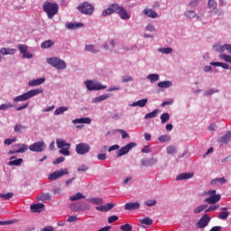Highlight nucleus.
<instances>
[{"label":"nucleus","instance_id":"f257e3e1","mask_svg":"<svg viewBox=\"0 0 231 231\" xmlns=\"http://www.w3.org/2000/svg\"><path fill=\"white\" fill-rule=\"evenodd\" d=\"M42 10L47 14L48 19H53L59 14V5L57 3L45 2L42 5Z\"/></svg>","mask_w":231,"mask_h":231},{"label":"nucleus","instance_id":"f03ea898","mask_svg":"<svg viewBox=\"0 0 231 231\" xmlns=\"http://www.w3.org/2000/svg\"><path fill=\"white\" fill-rule=\"evenodd\" d=\"M42 91H43L42 88L29 90L28 92L23 93V95L15 97L13 99V101H14V102H24L26 100H30V98L35 97L36 95H41V93H42Z\"/></svg>","mask_w":231,"mask_h":231},{"label":"nucleus","instance_id":"7ed1b4c3","mask_svg":"<svg viewBox=\"0 0 231 231\" xmlns=\"http://www.w3.org/2000/svg\"><path fill=\"white\" fill-rule=\"evenodd\" d=\"M77 9L84 15H93V13L95 12V6L89 2L80 4Z\"/></svg>","mask_w":231,"mask_h":231},{"label":"nucleus","instance_id":"20e7f679","mask_svg":"<svg viewBox=\"0 0 231 231\" xmlns=\"http://www.w3.org/2000/svg\"><path fill=\"white\" fill-rule=\"evenodd\" d=\"M47 62L56 69H66V62L57 57L47 58Z\"/></svg>","mask_w":231,"mask_h":231},{"label":"nucleus","instance_id":"39448f33","mask_svg":"<svg viewBox=\"0 0 231 231\" xmlns=\"http://www.w3.org/2000/svg\"><path fill=\"white\" fill-rule=\"evenodd\" d=\"M91 151V146H89L87 143H79L76 145V152L77 154L84 155L88 154Z\"/></svg>","mask_w":231,"mask_h":231},{"label":"nucleus","instance_id":"423d86ee","mask_svg":"<svg viewBox=\"0 0 231 231\" xmlns=\"http://www.w3.org/2000/svg\"><path fill=\"white\" fill-rule=\"evenodd\" d=\"M85 86L88 91H100V89H106V86H102L100 83H95L91 80L85 81Z\"/></svg>","mask_w":231,"mask_h":231},{"label":"nucleus","instance_id":"0eeeda50","mask_svg":"<svg viewBox=\"0 0 231 231\" xmlns=\"http://www.w3.org/2000/svg\"><path fill=\"white\" fill-rule=\"evenodd\" d=\"M133 147H136V143H129L125 146H123L116 152V158H120L122 156H125V154H127Z\"/></svg>","mask_w":231,"mask_h":231},{"label":"nucleus","instance_id":"6e6552de","mask_svg":"<svg viewBox=\"0 0 231 231\" xmlns=\"http://www.w3.org/2000/svg\"><path fill=\"white\" fill-rule=\"evenodd\" d=\"M29 149L32 152H42L44 149H46V143H44V141H39L36 142L29 146Z\"/></svg>","mask_w":231,"mask_h":231},{"label":"nucleus","instance_id":"1a4fd4ad","mask_svg":"<svg viewBox=\"0 0 231 231\" xmlns=\"http://www.w3.org/2000/svg\"><path fill=\"white\" fill-rule=\"evenodd\" d=\"M67 174H69L68 169H61L60 171H56L49 174V180L51 181H55V180H58V178H62V176H66Z\"/></svg>","mask_w":231,"mask_h":231},{"label":"nucleus","instance_id":"9d476101","mask_svg":"<svg viewBox=\"0 0 231 231\" xmlns=\"http://www.w3.org/2000/svg\"><path fill=\"white\" fill-rule=\"evenodd\" d=\"M71 210H76V212H84V210H89L91 206L89 204H77L70 206Z\"/></svg>","mask_w":231,"mask_h":231},{"label":"nucleus","instance_id":"9b49d317","mask_svg":"<svg viewBox=\"0 0 231 231\" xmlns=\"http://www.w3.org/2000/svg\"><path fill=\"white\" fill-rule=\"evenodd\" d=\"M210 223V217L208 215H204L199 221L197 223L198 228H205Z\"/></svg>","mask_w":231,"mask_h":231},{"label":"nucleus","instance_id":"f8f14e48","mask_svg":"<svg viewBox=\"0 0 231 231\" xmlns=\"http://www.w3.org/2000/svg\"><path fill=\"white\" fill-rule=\"evenodd\" d=\"M220 199H221V195L217 194V195L209 196L205 199V202L208 203V205H216V203L219 202Z\"/></svg>","mask_w":231,"mask_h":231},{"label":"nucleus","instance_id":"ddd939ff","mask_svg":"<svg viewBox=\"0 0 231 231\" xmlns=\"http://www.w3.org/2000/svg\"><path fill=\"white\" fill-rule=\"evenodd\" d=\"M30 208H31V212L39 214L44 210V204L42 203L32 204L31 205Z\"/></svg>","mask_w":231,"mask_h":231},{"label":"nucleus","instance_id":"4468645a","mask_svg":"<svg viewBox=\"0 0 231 231\" xmlns=\"http://www.w3.org/2000/svg\"><path fill=\"white\" fill-rule=\"evenodd\" d=\"M158 163V159L151 158L141 161V164L143 167H152V165H156Z\"/></svg>","mask_w":231,"mask_h":231},{"label":"nucleus","instance_id":"2eb2a0df","mask_svg":"<svg viewBox=\"0 0 231 231\" xmlns=\"http://www.w3.org/2000/svg\"><path fill=\"white\" fill-rule=\"evenodd\" d=\"M143 14L151 19H156L158 17V13L152 9H144Z\"/></svg>","mask_w":231,"mask_h":231},{"label":"nucleus","instance_id":"dca6fc26","mask_svg":"<svg viewBox=\"0 0 231 231\" xmlns=\"http://www.w3.org/2000/svg\"><path fill=\"white\" fill-rule=\"evenodd\" d=\"M140 204L138 202H130L125 205V210H138Z\"/></svg>","mask_w":231,"mask_h":231},{"label":"nucleus","instance_id":"f3484780","mask_svg":"<svg viewBox=\"0 0 231 231\" xmlns=\"http://www.w3.org/2000/svg\"><path fill=\"white\" fill-rule=\"evenodd\" d=\"M194 176L192 172L180 173L176 177L177 181H181V180H190Z\"/></svg>","mask_w":231,"mask_h":231},{"label":"nucleus","instance_id":"a211bd4d","mask_svg":"<svg viewBox=\"0 0 231 231\" xmlns=\"http://www.w3.org/2000/svg\"><path fill=\"white\" fill-rule=\"evenodd\" d=\"M117 14L121 17V19H123L124 21H127V19H131V15L127 14V11L124 7H121L120 11H118Z\"/></svg>","mask_w":231,"mask_h":231},{"label":"nucleus","instance_id":"6ab92c4d","mask_svg":"<svg viewBox=\"0 0 231 231\" xmlns=\"http://www.w3.org/2000/svg\"><path fill=\"white\" fill-rule=\"evenodd\" d=\"M38 201H43V203H46V201L51 200V194L50 193H42L37 197Z\"/></svg>","mask_w":231,"mask_h":231},{"label":"nucleus","instance_id":"aec40b11","mask_svg":"<svg viewBox=\"0 0 231 231\" xmlns=\"http://www.w3.org/2000/svg\"><path fill=\"white\" fill-rule=\"evenodd\" d=\"M230 140H231V132L227 131L224 136L219 138L218 142L219 143H228Z\"/></svg>","mask_w":231,"mask_h":231},{"label":"nucleus","instance_id":"412c9836","mask_svg":"<svg viewBox=\"0 0 231 231\" xmlns=\"http://www.w3.org/2000/svg\"><path fill=\"white\" fill-rule=\"evenodd\" d=\"M17 51L15 49H10V48H2L0 50V53L2 55H14V53Z\"/></svg>","mask_w":231,"mask_h":231},{"label":"nucleus","instance_id":"4be33fe9","mask_svg":"<svg viewBox=\"0 0 231 231\" xmlns=\"http://www.w3.org/2000/svg\"><path fill=\"white\" fill-rule=\"evenodd\" d=\"M221 210L222 211L218 214L217 217L218 219L225 220L228 217V216H230V212L226 211V208H222Z\"/></svg>","mask_w":231,"mask_h":231},{"label":"nucleus","instance_id":"5701e85b","mask_svg":"<svg viewBox=\"0 0 231 231\" xmlns=\"http://www.w3.org/2000/svg\"><path fill=\"white\" fill-rule=\"evenodd\" d=\"M147 102H149V99L147 98L138 100L137 102H134L132 104V107H136V106L139 107H145V106H147Z\"/></svg>","mask_w":231,"mask_h":231},{"label":"nucleus","instance_id":"b1692460","mask_svg":"<svg viewBox=\"0 0 231 231\" xmlns=\"http://www.w3.org/2000/svg\"><path fill=\"white\" fill-rule=\"evenodd\" d=\"M72 124H91V118L81 117L79 119H74V120H72Z\"/></svg>","mask_w":231,"mask_h":231},{"label":"nucleus","instance_id":"393cba45","mask_svg":"<svg viewBox=\"0 0 231 231\" xmlns=\"http://www.w3.org/2000/svg\"><path fill=\"white\" fill-rule=\"evenodd\" d=\"M87 201L92 203V205H104V199L101 198H90Z\"/></svg>","mask_w":231,"mask_h":231},{"label":"nucleus","instance_id":"a878e982","mask_svg":"<svg viewBox=\"0 0 231 231\" xmlns=\"http://www.w3.org/2000/svg\"><path fill=\"white\" fill-rule=\"evenodd\" d=\"M224 183H226V179H225V177L216 178L210 181V185H223Z\"/></svg>","mask_w":231,"mask_h":231},{"label":"nucleus","instance_id":"bb28decb","mask_svg":"<svg viewBox=\"0 0 231 231\" xmlns=\"http://www.w3.org/2000/svg\"><path fill=\"white\" fill-rule=\"evenodd\" d=\"M58 149H62L64 147H70L71 143H66L64 140L57 139L56 140Z\"/></svg>","mask_w":231,"mask_h":231},{"label":"nucleus","instance_id":"cd10ccee","mask_svg":"<svg viewBox=\"0 0 231 231\" xmlns=\"http://www.w3.org/2000/svg\"><path fill=\"white\" fill-rule=\"evenodd\" d=\"M86 196H84L81 192H78L75 195H71L69 197L70 201H79V199H84Z\"/></svg>","mask_w":231,"mask_h":231},{"label":"nucleus","instance_id":"c85d7f7f","mask_svg":"<svg viewBox=\"0 0 231 231\" xmlns=\"http://www.w3.org/2000/svg\"><path fill=\"white\" fill-rule=\"evenodd\" d=\"M111 95L106 94L99 97H97L93 99L94 104H98V102H104V100H107Z\"/></svg>","mask_w":231,"mask_h":231},{"label":"nucleus","instance_id":"c756f323","mask_svg":"<svg viewBox=\"0 0 231 231\" xmlns=\"http://www.w3.org/2000/svg\"><path fill=\"white\" fill-rule=\"evenodd\" d=\"M46 79L40 78L37 79H33L32 81H29V86H41V84H43L45 82Z\"/></svg>","mask_w":231,"mask_h":231},{"label":"nucleus","instance_id":"7c9ffc66","mask_svg":"<svg viewBox=\"0 0 231 231\" xmlns=\"http://www.w3.org/2000/svg\"><path fill=\"white\" fill-rule=\"evenodd\" d=\"M28 151V145L22 144V147L16 151H9V154H17L19 152H26Z\"/></svg>","mask_w":231,"mask_h":231},{"label":"nucleus","instance_id":"2f4dec72","mask_svg":"<svg viewBox=\"0 0 231 231\" xmlns=\"http://www.w3.org/2000/svg\"><path fill=\"white\" fill-rule=\"evenodd\" d=\"M158 113H160V109H155L144 116L145 120L148 118H156L158 116Z\"/></svg>","mask_w":231,"mask_h":231},{"label":"nucleus","instance_id":"473e14b6","mask_svg":"<svg viewBox=\"0 0 231 231\" xmlns=\"http://www.w3.org/2000/svg\"><path fill=\"white\" fill-rule=\"evenodd\" d=\"M82 26H84V24L82 23H70L67 24V28L69 30H77V28H82Z\"/></svg>","mask_w":231,"mask_h":231},{"label":"nucleus","instance_id":"72a5a7b5","mask_svg":"<svg viewBox=\"0 0 231 231\" xmlns=\"http://www.w3.org/2000/svg\"><path fill=\"white\" fill-rule=\"evenodd\" d=\"M158 88H171V86H172V82L171 81H160L157 84Z\"/></svg>","mask_w":231,"mask_h":231},{"label":"nucleus","instance_id":"f704fd0d","mask_svg":"<svg viewBox=\"0 0 231 231\" xmlns=\"http://www.w3.org/2000/svg\"><path fill=\"white\" fill-rule=\"evenodd\" d=\"M66 111H68V106H60L54 111V115L59 116V115H63Z\"/></svg>","mask_w":231,"mask_h":231},{"label":"nucleus","instance_id":"c9c22d12","mask_svg":"<svg viewBox=\"0 0 231 231\" xmlns=\"http://www.w3.org/2000/svg\"><path fill=\"white\" fill-rule=\"evenodd\" d=\"M53 44H55V42H53V41L47 40V41L43 42L41 46L43 49H48V48H51V46H53Z\"/></svg>","mask_w":231,"mask_h":231},{"label":"nucleus","instance_id":"e433bc0d","mask_svg":"<svg viewBox=\"0 0 231 231\" xmlns=\"http://www.w3.org/2000/svg\"><path fill=\"white\" fill-rule=\"evenodd\" d=\"M169 120H171V116L169 115V113H163L161 116V123L162 124H167V122H169Z\"/></svg>","mask_w":231,"mask_h":231},{"label":"nucleus","instance_id":"4c0bfd02","mask_svg":"<svg viewBox=\"0 0 231 231\" xmlns=\"http://www.w3.org/2000/svg\"><path fill=\"white\" fill-rule=\"evenodd\" d=\"M26 130V126L17 124L14 125V133H23V131Z\"/></svg>","mask_w":231,"mask_h":231},{"label":"nucleus","instance_id":"58836bf2","mask_svg":"<svg viewBox=\"0 0 231 231\" xmlns=\"http://www.w3.org/2000/svg\"><path fill=\"white\" fill-rule=\"evenodd\" d=\"M109 7H110V10H112V14H115V12L118 14V12H120V9L123 8L118 4H112L111 5H109Z\"/></svg>","mask_w":231,"mask_h":231},{"label":"nucleus","instance_id":"ea45409f","mask_svg":"<svg viewBox=\"0 0 231 231\" xmlns=\"http://www.w3.org/2000/svg\"><path fill=\"white\" fill-rule=\"evenodd\" d=\"M86 51H90L91 53H98V50L95 49V45L90 44V45H86L85 46Z\"/></svg>","mask_w":231,"mask_h":231},{"label":"nucleus","instance_id":"a19ab883","mask_svg":"<svg viewBox=\"0 0 231 231\" xmlns=\"http://www.w3.org/2000/svg\"><path fill=\"white\" fill-rule=\"evenodd\" d=\"M147 79L151 80V82H158L160 80V75L158 74H150Z\"/></svg>","mask_w":231,"mask_h":231},{"label":"nucleus","instance_id":"79ce46f5","mask_svg":"<svg viewBox=\"0 0 231 231\" xmlns=\"http://www.w3.org/2000/svg\"><path fill=\"white\" fill-rule=\"evenodd\" d=\"M208 6L210 10H216V8H217V2L214 0H209L208 2Z\"/></svg>","mask_w":231,"mask_h":231},{"label":"nucleus","instance_id":"37998d69","mask_svg":"<svg viewBox=\"0 0 231 231\" xmlns=\"http://www.w3.org/2000/svg\"><path fill=\"white\" fill-rule=\"evenodd\" d=\"M12 198H14V193L12 192H8L5 194H0V199H12Z\"/></svg>","mask_w":231,"mask_h":231},{"label":"nucleus","instance_id":"c03bdc74","mask_svg":"<svg viewBox=\"0 0 231 231\" xmlns=\"http://www.w3.org/2000/svg\"><path fill=\"white\" fill-rule=\"evenodd\" d=\"M60 154H63V156H69V154H71L69 152V146H67V148H61L60 150Z\"/></svg>","mask_w":231,"mask_h":231},{"label":"nucleus","instance_id":"a18cd8bd","mask_svg":"<svg viewBox=\"0 0 231 231\" xmlns=\"http://www.w3.org/2000/svg\"><path fill=\"white\" fill-rule=\"evenodd\" d=\"M17 48H18L20 53H22V55L26 53V51H28V46H26V45L19 44L17 46Z\"/></svg>","mask_w":231,"mask_h":231},{"label":"nucleus","instance_id":"49530a36","mask_svg":"<svg viewBox=\"0 0 231 231\" xmlns=\"http://www.w3.org/2000/svg\"><path fill=\"white\" fill-rule=\"evenodd\" d=\"M120 230L122 231H133V226L131 224H125L120 226Z\"/></svg>","mask_w":231,"mask_h":231},{"label":"nucleus","instance_id":"de8ad7c7","mask_svg":"<svg viewBox=\"0 0 231 231\" xmlns=\"http://www.w3.org/2000/svg\"><path fill=\"white\" fill-rule=\"evenodd\" d=\"M10 107H14L12 103L2 104L0 105V111H5L6 109H10Z\"/></svg>","mask_w":231,"mask_h":231},{"label":"nucleus","instance_id":"09e8293b","mask_svg":"<svg viewBox=\"0 0 231 231\" xmlns=\"http://www.w3.org/2000/svg\"><path fill=\"white\" fill-rule=\"evenodd\" d=\"M186 17H188L189 19H194L195 17L198 16V14H196V12L194 11H187L185 14Z\"/></svg>","mask_w":231,"mask_h":231},{"label":"nucleus","instance_id":"8fccbe9b","mask_svg":"<svg viewBox=\"0 0 231 231\" xmlns=\"http://www.w3.org/2000/svg\"><path fill=\"white\" fill-rule=\"evenodd\" d=\"M207 205H201V206H199L197 207L195 209H194V214H199L200 212H203V210H205V208H207Z\"/></svg>","mask_w":231,"mask_h":231},{"label":"nucleus","instance_id":"3c124183","mask_svg":"<svg viewBox=\"0 0 231 231\" xmlns=\"http://www.w3.org/2000/svg\"><path fill=\"white\" fill-rule=\"evenodd\" d=\"M215 49V51H218L219 53H223V51H225V45H221V44H216L213 47Z\"/></svg>","mask_w":231,"mask_h":231},{"label":"nucleus","instance_id":"603ef678","mask_svg":"<svg viewBox=\"0 0 231 231\" xmlns=\"http://www.w3.org/2000/svg\"><path fill=\"white\" fill-rule=\"evenodd\" d=\"M158 140L161 143L169 142L171 140V136H169L168 134H163V135L159 136Z\"/></svg>","mask_w":231,"mask_h":231},{"label":"nucleus","instance_id":"864d4df0","mask_svg":"<svg viewBox=\"0 0 231 231\" xmlns=\"http://www.w3.org/2000/svg\"><path fill=\"white\" fill-rule=\"evenodd\" d=\"M219 59H222L225 62H231V56L227 54H220Z\"/></svg>","mask_w":231,"mask_h":231},{"label":"nucleus","instance_id":"5fc2aeb1","mask_svg":"<svg viewBox=\"0 0 231 231\" xmlns=\"http://www.w3.org/2000/svg\"><path fill=\"white\" fill-rule=\"evenodd\" d=\"M21 163H23V159H16L14 161H10L8 162V165H15V166H19L21 165Z\"/></svg>","mask_w":231,"mask_h":231},{"label":"nucleus","instance_id":"6e6d98bb","mask_svg":"<svg viewBox=\"0 0 231 231\" xmlns=\"http://www.w3.org/2000/svg\"><path fill=\"white\" fill-rule=\"evenodd\" d=\"M142 225H147L148 226L152 225V219H151L150 217H145L143 219L141 220Z\"/></svg>","mask_w":231,"mask_h":231},{"label":"nucleus","instance_id":"4d7b16f0","mask_svg":"<svg viewBox=\"0 0 231 231\" xmlns=\"http://www.w3.org/2000/svg\"><path fill=\"white\" fill-rule=\"evenodd\" d=\"M112 14H113V11H112L111 8L108 6L107 9L103 10V12H102V16H103V17H106V16H107V15H111Z\"/></svg>","mask_w":231,"mask_h":231},{"label":"nucleus","instance_id":"13d9d810","mask_svg":"<svg viewBox=\"0 0 231 231\" xmlns=\"http://www.w3.org/2000/svg\"><path fill=\"white\" fill-rule=\"evenodd\" d=\"M117 133H120V134H122L123 140H125V138H129V134H127L125 130L118 129Z\"/></svg>","mask_w":231,"mask_h":231},{"label":"nucleus","instance_id":"bf43d9fd","mask_svg":"<svg viewBox=\"0 0 231 231\" xmlns=\"http://www.w3.org/2000/svg\"><path fill=\"white\" fill-rule=\"evenodd\" d=\"M160 51H162V53H165V55H169V53H172V48H162L160 49Z\"/></svg>","mask_w":231,"mask_h":231},{"label":"nucleus","instance_id":"052dcab7","mask_svg":"<svg viewBox=\"0 0 231 231\" xmlns=\"http://www.w3.org/2000/svg\"><path fill=\"white\" fill-rule=\"evenodd\" d=\"M144 205H146V207H154V205H156V200L154 199H150L144 202Z\"/></svg>","mask_w":231,"mask_h":231},{"label":"nucleus","instance_id":"680f3d73","mask_svg":"<svg viewBox=\"0 0 231 231\" xmlns=\"http://www.w3.org/2000/svg\"><path fill=\"white\" fill-rule=\"evenodd\" d=\"M168 154H174L176 152V147L174 146H168L167 147Z\"/></svg>","mask_w":231,"mask_h":231},{"label":"nucleus","instance_id":"e2e57ef3","mask_svg":"<svg viewBox=\"0 0 231 231\" xmlns=\"http://www.w3.org/2000/svg\"><path fill=\"white\" fill-rule=\"evenodd\" d=\"M66 158L64 157H59L55 161H53V165H59V163H62Z\"/></svg>","mask_w":231,"mask_h":231},{"label":"nucleus","instance_id":"0e129e2a","mask_svg":"<svg viewBox=\"0 0 231 231\" xmlns=\"http://www.w3.org/2000/svg\"><path fill=\"white\" fill-rule=\"evenodd\" d=\"M106 159H107V154H106V153L97 154V160L104 162V160H106Z\"/></svg>","mask_w":231,"mask_h":231},{"label":"nucleus","instance_id":"69168bd1","mask_svg":"<svg viewBox=\"0 0 231 231\" xmlns=\"http://www.w3.org/2000/svg\"><path fill=\"white\" fill-rule=\"evenodd\" d=\"M115 221H118V217L117 216H112L108 217V223H115Z\"/></svg>","mask_w":231,"mask_h":231},{"label":"nucleus","instance_id":"338daca9","mask_svg":"<svg viewBox=\"0 0 231 231\" xmlns=\"http://www.w3.org/2000/svg\"><path fill=\"white\" fill-rule=\"evenodd\" d=\"M224 51H227V53H231V44H224Z\"/></svg>","mask_w":231,"mask_h":231},{"label":"nucleus","instance_id":"774afa93","mask_svg":"<svg viewBox=\"0 0 231 231\" xmlns=\"http://www.w3.org/2000/svg\"><path fill=\"white\" fill-rule=\"evenodd\" d=\"M53 230H54V228L51 226H47L41 229V231H53Z\"/></svg>","mask_w":231,"mask_h":231}]
</instances>
